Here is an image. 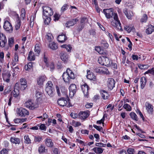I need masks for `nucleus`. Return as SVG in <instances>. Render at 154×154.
<instances>
[{"instance_id":"nucleus-23","label":"nucleus","mask_w":154,"mask_h":154,"mask_svg":"<svg viewBox=\"0 0 154 154\" xmlns=\"http://www.w3.org/2000/svg\"><path fill=\"white\" fill-rule=\"evenodd\" d=\"M87 78L90 80H94L96 79V76L93 73L90 72V70H87Z\"/></svg>"},{"instance_id":"nucleus-60","label":"nucleus","mask_w":154,"mask_h":154,"mask_svg":"<svg viewBox=\"0 0 154 154\" xmlns=\"http://www.w3.org/2000/svg\"><path fill=\"white\" fill-rule=\"evenodd\" d=\"M93 127L95 128H96L97 130L100 131L101 130L103 129V128L102 127L100 126H98L96 125H94Z\"/></svg>"},{"instance_id":"nucleus-13","label":"nucleus","mask_w":154,"mask_h":154,"mask_svg":"<svg viewBox=\"0 0 154 154\" xmlns=\"http://www.w3.org/2000/svg\"><path fill=\"white\" fill-rule=\"evenodd\" d=\"M17 83L15 84L14 91L12 92L14 97H17L20 94L19 91L20 89Z\"/></svg>"},{"instance_id":"nucleus-11","label":"nucleus","mask_w":154,"mask_h":154,"mask_svg":"<svg viewBox=\"0 0 154 154\" xmlns=\"http://www.w3.org/2000/svg\"><path fill=\"white\" fill-rule=\"evenodd\" d=\"M115 82L114 79L111 78L108 79L107 81V86L108 88L110 90L113 89L115 87Z\"/></svg>"},{"instance_id":"nucleus-22","label":"nucleus","mask_w":154,"mask_h":154,"mask_svg":"<svg viewBox=\"0 0 154 154\" xmlns=\"http://www.w3.org/2000/svg\"><path fill=\"white\" fill-rule=\"evenodd\" d=\"M111 24L115 27L117 29L122 31V29L121 26V24L120 21H117V22L112 21L111 22Z\"/></svg>"},{"instance_id":"nucleus-2","label":"nucleus","mask_w":154,"mask_h":154,"mask_svg":"<svg viewBox=\"0 0 154 154\" xmlns=\"http://www.w3.org/2000/svg\"><path fill=\"white\" fill-rule=\"evenodd\" d=\"M53 84L51 81H48L46 85L45 91L51 97L54 95V88L52 87Z\"/></svg>"},{"instance_id":"nucleus-47","label":"nucleus","mask_w":154,"mask_h":154,"mask_svg":"<svg viewBox=\"0 0 154 154\" xmlns=\"http://www.w3.org/2000/svg\"><path fill=\"white\" fill-rule=\"evenodd\" d=\"M24 139L25 140V142L27 144H29L31 143V140L27 135L25 136Z\"/></svg>"},{"instance_id":"nucleus-48","label":"nucleus","mask_w":154,"mask_h":154,"mask_svg":"<svg viewBox=\"0 0 154 154\" xmlns=\"http://www.w3.org/2000/svg\"><path fill=\"white\" fill-rule=\"evenodd\" d=\"M139 68L141 69H147L148 67V65H144L140 64L138 65Z\"/></svg>"},{"instance_id":"nucleus-46","label":"nucleus","mask_w":154,"mask_h":154,"mask_svg":"<svg viewBox=\"0 0 154 154\" xmlns=\"http://www.w3.org/2000/svg\"><path fill=\"white\" fill-rule=\"evenodd\" d=\"M69 7V5L67 4H65L62 7L61 9V13H63L64 11H66Z\"/></svg>"},{"instance_id":"nucleus-62","label":"nucleus","mask_w":154,"mask_h":154,"mask_svg":"<svg viewBox=\"0 0 154 154\" xmlns=\"http://www.w3.org/2000/svg\"><path fill=\"white\" fill-rule=\"evenodd\" d=\"M150 73L152 75V74H154V71L153 69H151L148 70L145 73V74H148Z\"/></svg>"},{"instance_id":"nucleus-28","label":"nucleus","mask_w":154,"mask_h":154,"mask_svg":"<svg viewBox=\"0 0 154 154\" xmlns=\"http://www.w3.org/2000/svg\"><path fill=\"white\" fill-rule=\"evenodd\" d=\"M92 150L97 154H100L102 153L104 150V149L100 147H94Z\"/></svg>"},{"instance_id":"nucleus-6","label":"nucleus","mask_w":154,"mask_h":154,"mask_svg":"<svg viewBox=\"0 0 154 154\" xmlns=\"http://www.w3.org/2000/svg\"><path fill=\"white\" fill-rule=\"evenodd\" d=\"M3 27L7 32H11L13 31V27L11 23L8 21H5L4 23Z\"/></svg>"},{"instance_id":"nucleus-39","label":"nucleus","mask_w":154,"mask_h":154,"mask_svg":"<svg viewBox=\"0 0 154 154\" xmlns=\"http://www.w3.org/2000/svg\"><path fill=\"white\" fill-rule=\"evenodd\" d=\"M130 116L133 120L137 121L138 120L137 116L136 114L134 112H132L130 113Z\"/></svg>"},{"instance_id":"nucleus-17","label":"nucleus","mask_w":154,"mask_h":154,"mask_svg":"<svg viewBox=\"0 0 154 154\" xmlns=\"http://www.w3.org/2000/svg\"><path fill=\"white\" fill-rule=\"evenodd\" d=\"M19 115L21 117L25 116L26 115H29V112L26 109L20 108L19 109Z\"/></svg>"},{"instance_id":"nucleus-42","label":"nucleus","mask_w":154,"mask_h":154,"mask_svg":"<svg viewBox=\"0 0 154 154\" xmlns=\"http://www.w3.org/2000/svg\"><path fill=\"white\" fill-rule=\"evenodd\" d=\"M38 151L40 153L45 152V147L43 145H41L38 149Z\"/></svg>"},{"instance_id":"nucleus-38","label":"nucleus","mask_w":154,"mask_h":154,"mask_svg":"<svg viewBox=\"0 0 154 154\" xmlns=\"http://www.w3.org/2000/svg\"><path fill=\"white\" fill-rule=\"evenodd\" d=\"M147 16L146 14H143L140 19V22L142 23H146L147 21Z\"/></svg>"},{"instance_id":"nucleus-40","label":"nucleus","mask_w":154,"mask_h":154,"mask_svg":"<svg viewBox=\"0 0 154 154\" xmlns=\"http://www.w3.org/2000/svg\"><path fill=\"white\" fill-rule=\"evenodd\" d=\"M62 47L65 48L68 51H70L72 48L70 45H63L61 46Z\"/></svg>"},{"instance_id":"nucleus-54","label":"nucleus","mask_w":154,"mask_h":154,"mask_svg":"<svg viewBox=\"0 0 154 154\" xmlns=\"http://www.w3.org/2000/svg\"><path fill=\"white\" fill-rule=\"evenodd\" d=\"M38 127L39 129L41 130L45 131L46 130V127L44 124H42Z\"/></svg>"},{"instance_id":"nucleus-36","label":"nucleus","mask_w":154,"mask_h":154,"mask_svg":"<svg viewBox=\"0 0 154 154\" xmlns=\"http://www.w3.org/2000/svg\"><path fill=\"white\" fill-rule=\"evenodd\" d=\"M35 54L37 56H38L39 55L40 51V49L39 47V45L38 44H36L35 46Z\"/></svg>"},{"instance_id":"nucleus-49","label":"nucleus","mask_w":154,"mask_h":154,"mask_svg":"<svg viewBox=\"0 0 154 154\" xmlns=\"http://www.w3.org/2000/svg\"><path fill=\"white\" fill-rule=\"evenodd\" d=\"M103 68L101 67H97L95 69V71L97 73H101L103 72Z\"/></svg>"},{"instance_id":"nucleus-53","label":"nucleus","mask_w":154,"mask_h":154,"mask_svg":"<svg viewBox=\"0 0 154 154\" xmlns=\"http://www.w3.org/2000/svg\"><path fill=\"white\" fill-rule=\"evenodd\" d=\"M96 146H99L100 147H105L106 145V144H103L100 143H97L95 144Z\"/></svg>"},{"instance_id":"nucleus-57","label":"nucleus","mask_w":154,"mask_h":154,"mask_svg":"<svg viewBox=\"0 0 154 154\" xmlns=\"http://www.w3.org/2000/svg\"><path fill=\"white\" fill-rule=\"evenodd\" d=\"M8 149H3L0 152V154H8Z\"/></svg>"},{"instance_id":"nucleus-24","label":"nucleus","mask_w":154,"mask_h":154,"mask_svg":"<svg viewBox=\"0 0 154 154\" xmlns=\"http://www.w3.org/2000/svg\"><path fill=\"white\" fill-rule=\"evenodd\" d=\"M46 79V77L45 76H40L37 79V83L38 85H42Z\"/></svg>"},{"instance_id":"nucleus-3","label":"nucleus","mask_w":154,"mask_h":154,"mask_svg":"<svg viewBox=\"0 0 154 154\" xmlns=\"http://www.w3.org/2000/svg\"><path fill=\"white\" fill-rule=\"evenodd\" d=\"M98 61L100 64L106 66H110L112 63L108 58L104 56L99 57Z\"/></svg>"},{"instance_id":"nucleus-30","label":"nucleus","mask_w":154,"mask_h":154,"mask_svg":"<svg viewBox=\"0 0 154 154\" xmlns=\"http://www.w3.org/2000/svg\"><path fill=\"white\" fill-rule=\"evenodd\" d=\"M61 59L64 62H66L68 60V56L66 53H62L60 54Z\"/></svg>"},{"instance_id":"nucleus-27","label":"nucleus","mask_w":154,"mask_h":154,"mask_svg":"<svg viewBox=\"0 0 154 154\" xmlns=\"http://www.w3.org/2000/svg\"><path fill=\"white\" fill-rule=\"evenodd\" d=\"M100 93L102 98L103 99L106 100L108 99L109 94L106 91L103 90H101Z\"/></svg>"},{"instance_id":"nucleus-5","label":"nucleus","mask_w":154,"mask_h":154,"mask_svg":"<svg viewBox=\"0 0 154 154\" xmlns=\"http://www.w3.org/2000/svg\"><path fill=\"white\" fill-rule=\"evenodd\" d=\"M103 12L105 14L106 17L108 19L112 18L114 14L113 9L112 8L109 9H104Z\"/></svg>"},{"instance_id":"nucleus-56","label":"nucleus","mask_w":154,"mask_h":154,"mask_svg":"<svg viewBox=\"0 0 154 154\" xmlns=\"http://www.w3.org/2000/svg\"><path fill=\"white\" fill-rule=\"evenodd\" d=\"M4 58V54L3 52L0 53V61L2 63H3V58Z\"/></svg>"},{"instance_id":"nucleus-32","label":"nucleus","mask_w":154,"mask_h":154,"mask_svg":"<svg viewBox=\"0 0 154 154\" xmlns=\"http://www.w3.org/2000/svg\"><path fill=\"white\" fill-rule=\"evenodd\" d=\"M26 70L30 71L32 69V62L29 63L27 65H26L24 66Z\"/></svg>"},{"instance_id":"nucleus-18","label":"nucleus","mask_w":154,"mask_h":154,"mask_svg":"<svg viewBox=\"0 0 154 154\" xmlns=\"http://www.w3.org/2000/svg\"><path fill=\"white\" fill-rule=\"evenodd\" d=\"M146 109L149 114H152L153 112V106L152 105L148 102L145 103Z\"/></svg>"},{"instance_id":"nucleus-26","label":"nucleus","mask_w":154,"mask_h":154,"mask_svg":"<svg viewBox=\"0 0 154 154\" xmlns=\"http://www.w3.org/2000/svg\"><path fill=\"white\" fill-rule=\"evenodd\" d=\"M45 145L48 147L51 148L54 146V143L51 139L47 138L45 140Z\"/></svg>"},{"instance_id":"nucleus-52","label":"nucleus","mask_w":154,"mask_h":154,"mask_svg":"<svg viewBox=\"0 0 154 154\" xmlns=\"http://www.w3.org/2000/svg\"><path fill=\"white\" fill-rule=\"evenodd\" d=\"M42 139V138L40 136H35L34 137V141L35 142H39Z\"/></svg>"},{"instance_id":"nucleus-8","label":"nucleus","mask_w":154,"mask_h":154,"mask_svg":"<svg viewBox=\"0 0 154 154\" xmlns=\"http://www.w3.org/2000/svg\"><path fill=\"white\" fill-rule=\"evenodd\" d=\"M81 87L85 97H88L89 94L88 90L89 89L88 86L86 84H85L84 85H82Z\"/></svg>"},{"instance_id":"nucleus-7","label":"nucleus","mask_w":154,"mask_h":154,"mask_svg":"<svg viewBox=\"0 0 154 154\" xmlns=\"http://www.w3.org/2000/svg\"><path fill=\"white\" fill-rule=\"evenodd\" d=\"M20 83H17L21 90H23L27 87L26 81L25 79L21 78L20 79Z\"/></svg>"},{"instance_id":"nucleus-59","label":"nucleus","mask_w":154,"mask_h":154,"mask_svg":"<svg viewBox=\"0 0 154 154\" xmlns=\"http://www.w3.org/2000/svg\"><path fill=\"white\" fill-rule=\"evenodd\" d=\"M127 151L128 154H133L134 152V150L132 148H128L127 149Z\"/></svg>"},{"instance_id":"nucleus-29","label":"nucleus","mask_w":154,"mask_h":154,"mask_svg":"<svg viewBox=\"0 0 154 154\" xmlns=\"http://www.w3.org/2000/svg\"><path fill=\"white\" fill-rule=\"evenodd\" d=\"M28 59L30 61L34 60L35 59V57L34 53L32 51H30L29 53Z\"/></svg>"},{"instance_id":"nucleus-43","label":"nucleus","mask_w":154,"mask_h":154,"mask_svg":"<svg viewBox=\"0 0 154 154\" xmlns=\"http://www.w3.org/2000/svg\"><path fill=\"white\" fill-rule=\"evenodd\" d=\"M101 45L102 46L104 47L105 48H107L109 46L108 44L104 40L102 41Z\"/></svg>"},{"instance_id":"nucleus-31","label":"nucleus","mask_w":154,"mask_h":154,"mask_svg":"<svg viewBox=\"0 0 154 154\" xmlns=\"http://www.w3.org/2000/svg\"><path fill=\"white\" fill-rule=\"evenodd\" d=\"M17 18L15 25V28L16 30H18L20 27L21 25V21L19 19L18 15L17 14Z\"/></svg>"},{"instance_id":"nucleus-16","label":"nucleus","mask_w":154,"mask_h":154,"mask_svg":"<svg viewBox=\"0 0 154 154\" xmlns=\"http://www.w3.org/2000/svg\"><path fill=\"white\" fill-rule=\"evenodd\" d=\"M67 39V37L65 34L59 35L57 37L58 41L60 43H63Z\"/></svg>"},{"instance_id":"nucleus-20","label":"nucleus","mask_w":154,"mask_h":154,"mask_svg":"<svg viewBox=\"0 0 154 154\" xmlns=\"http://www.w3.org/2000/svg\"><path fill=\"white\" fill-rule=\"evenodd\" d=\"M79 117L81 119H85L89 116L88 112H81L78 114Z\"/></svg>"},{"instance_id":"nucleus-41","label":"nucleus","mask_w":154,"mask_h":154,"mask_svg":"<svg viewBox=\"0 0 154 154\" xmlns=\"http://www.w3.org/2000/svg\"><path fill=\"white\" fill-rule=\"evenodd\" d=\"M8 45L10 47H11L14 43V38L11 37L8 39Z\"/></svg>"},{"instance_id":"nucleus-1","label":"nucleus","mask_w":154,"mask_h":154,"mask_svg":"<svg viewBox=\"0 0 154 154\" xmlns=\"http://www.w3.org/2000/svg\"><path fill=\"white\" fill-rule=\"evenodd\" d=\"M63 81L65 82H69L71 79H74L75 78V75L69 69H67L66 72H64L62 75Z\"/></svg>"},{"instance_id":"nucleus-25","label":"nucleus","mask_w":154,"mask_h":154,"mask_svg":"<svg viewBox=\"0 0 154 154\" xmlns=\"http://www.w3.org/2000/svg\"><path fill=\"white\" fill-rule=\"evenodd\" d=\"M140 83L141 88V89H143L147 82V80L145 77H142L140 79Z\"/></svg>"},{"instance_id":"nucleus-61","label":"nucleus","mask_w":154,"mask_h":154,"mask_svg":"<svg viewBox=\"0 0 154 154\" xmlns=\"http://www.w3.org/2000/svg\"><path fill=\"white\" fill-rule=\"evenodd\" d=\"M70 116L72 118L75 119L78 117V115H77L76 113H73L72 112L71 113Z\"/></svg>"},{"instance_id":"nucleus-14","label":"nucleus","mask_w":154,"mask_h":154,"mask_svg":"<svg viewBox=\"0 0 154 154\" xmlns=\"http://www.w3.org/2000/svg\"><path fill=\"white\" fill-rule=\"evenodd\" d=\"M44 94L42 92L37 91L35 93V96L37 98V100L38 102L42 101L43 99V97Z\"/></svg>"},{"instance_id":"nucleus-63","label":"nucleus","mask_w":154,"mask_h":154,"mask_svg":"<svg viewBox=\"0 0 154 154\" xmlns=\"http://www.w3.org/2000/svg\"><path fill=\"white\" fill-rule=\"evenodd\" d=\"M137 113L139 115L140 117L144 121V118L143 117V115L141 112V111L139 110H137Z\"/></svg>"},{"instance_id":"nucleus-9","label":"nucleus","mask_w":154,"mask_h":154,"mask_svg":"<svg viewBox=\"0 0 154 154\" xmlns=\"http://www.w3.org/2000/svg\"><path fill=\"white\" fill-rule=\"evenodd\" d=\"M59 105L60 106H66L67 107H69V105H67V101L64 98L62 97L59 99L57 101Z\"/></svg>"},{"instance_id":"nucleus-34","label":"nucleus","mask_w":154,"mask_h":154,"mask_svg":"<svg viewBox=\"0 0 154 154\" xmlns=\"http://www.w3.org/2000/svg\"><path fill=\"white\" fill-rule=\"evenodd\" d=\"M10 141L16 144H19L20 143V140L18 138H16L15 137H11L10 139Z\"/></svg>"},{"instance_id":"nucleus-33","label":"nucleus","mask_w":154,"mask_h":154,"mask_svg":"<svg viewBox=\"0 0 154 154\" xmlns=\"http://www.w3.org/2000/svg\"><path fill=\"white\" fill-rule=\"evenodd\" d=\"M154 30V27L152 25H149L146 30V32L148 34H151Z\"/></svg>"},{"instance_id":"nucleus-44","label":"nucleus","mask_w":154,"mask_h":154,"mask_svg":"<svg viewBox=\"0 0 154 154\" xmlns=\"http://www.w3.org/2000/svg\"><path fill=\"white\" fill-rule=\"evenodd\" d=\"M123 107L128 111H130L131 109L130 106L127 103L125 104L123 106Z\"/></svg>"},{"instance_id":"nucleus-35","label":"nucleus","mask_w":154,"mask_h":154,"mask_svg":"<svg viewBox=\"0 0 154 154\" xmlns=\"http://www.w3.org/2000/svg\"><path fill=\"white\" fill-rule=\"evenodd\" d=\"M50 48L53 50H55L57 49L58 46L56 43L53 42L49 44Z\"/></svg>"},{"instance_id":"nucleus-45","label":"nucleus","mask_w":154,"mask_h":154,"mask_svg":"<svg viewBox=\"0 0 154 154\" xmlns=\"http://www.w3.org/2000/svg\"><path fill=\"white\" fill-rule=\"evenodd\" d=\"M45 38L50 42L51 41L53 36L51 34L48 33L46 35Z\"/></svg>"},{"instance_id":"nucleus-4","label":"nucleus","mask_w":154,"mask_h":154,"mask_svg":"<svg viewBox=\"0 0 154 154\" xmlns=\"http://www.w3.org/2000/svg\"><path fill=\"white\" fill-rule=\"evenodd\" d=\"M44 17H51L53 14V11L51 8L48 7H43Z\"/></svg>"},{"instance_id":"nucleus-21","label":"nucleus","mask_w":154,"mask_h":154,"mask_svg":"<svg viewBox=\"0 0 154 154\" xmlns=\"http://www.w3.org/2000/svg\"><path fill=\"white\" fill-rule=\"evenodd\" d=\"M2 75L4 81L7 82H9L10 78L11 76V74L10 72H8L5 74H2Z\"/></svg>"},{"instance_id":"nucleus-64","label":"nucleus","mask_w":154,"mask_h":154,"mask_svg":"<svg viewBox=\"0 0 154 154\" xmlns=\"http://www.w3.org/2000/svg\"><path fill=\"white\" fill-rule=\"evenodd\" d=\"M81 132L82 134H88L89 133V131L87 130H82L81 131Z\"/></svg>"},{"instance_id":"nucleus-37","label":"nucleus","mask_w":154,"mask_h":154,"mask_svg":"<svg viewBox=\"0 0 154 154\" xmlns=\"http://www.w3.org/2000/svg\"><path fill=\"white\" fill-rule=\"evenodd\" d=\"M43 18L44 20V22L45 24L47 25H48L50 23L51 19L50 17H44L43 16Z\"/></svg>"},{"instance_id":"nucleus-19","label":"nucleus","mask_w":154,"mask_h":154,"mask_svg":"<svg viewBox=\"0 0 154 154\" xmlns=\"http://www.w3.org/2000/svg\"><path fill=\"white\" fill-rule=\"evenodd\" d=\"M78 20L79 19L77 18L72 19L70 21L67 22L65 24V26L66 27H69L70 26L74 25Z\"/></svg>"},{"instance_id":"nucleus-51","label":"nucleus","mask_w":154,"mask_h":154,"mask_svg":"<svg viewBox=\"0 0 154 154\" xmlns=\"http://www.w3.org/2000/svg\"><path fill=\"white\" fill-rule=\"evenodd\" d=\"M14 62L13 61L12 63L13 66H14L16 64L15 62H17L18 61V56L17 55L15 54L14 56Z\"/></svg>"},{"instance_id":"nucleus-55","label":"nucleus","mask_w":154,"mask_h":154,"mask_svg":"<svg viewBox=\"0 0 154 154\" xmlns=\"http://www.w3.org/2000/svg\"><path fill=\"white\" fill-rule=\"evenodd\" d=\"M60 17V15L58 14H55L54 16V20L55 21H56L59 20Z\"/></svg>"},{"instance_id":"nucleus-12","label":"nucleus","mask_w":154,"mask_h":154,"mask_svg":"<svg viewBox=\"0 0 154 154\" xmlns=\"http://www.w3.org/2000/svg\"><path fill=\"white\" fill-rule=\"evenodd\" d=\"M7 42V39L3 33L0 34V46L2 47L5 46Z\"/></svg>"},{"instance_id":"nucleus-58","label":"nucleus","mask_w":154,"mask_h":154,"mask_svg":"<svg viewBox=\"0 0 154 154\" xmlns=\"http://www.w3.org/2000/svg\"><path fill=\"white\" fill-rule=\"evenodd\" d=\"M133 15V13L132 11H129L126 16L128 19H130Z\"/></svg>"},{"instance_id":"nucleus-10","label":"nucleus","mask_w":154,"mask_h":154,"mask_svg":"<svg viewBox=\"0 0 154 154\" xmlns=\"http://www.w3.org/2000/svg\"><path fill=\"white\" fill-rule=\"evenodd\" d=\"M24 106L30 109H34L36 107V105H35L31 100H28L24 104Z\"/></svg>"},{"instance_id":"nucleus-15","label":"nucleus","mask_w":154,"mask_h":154,"mask_svg":"<svg viewBox=\"0 0 154 154\" xmlns=\"http://www.w3.org/2000/svg\"><path fill=\"white\" fill-rule=\"evenodd\" d=\"M69 95L73 96L75 93L76 91V87L74 84H71L69 87Z\"/></svg>"},{"instance_id":"nucleus-50","label":"nucleus","mask_w":154,"mask_h":154,"mask_svg":"<svg viewBox=\"0 0 154 154\" xmlns=\"http://www.w3.org/2000/svg\"><path fill=\"white\" fill-rule=\"evenodd\" d=\"M21 16L23 20L25 17L26 12L24 8H22L21 10Z\"/></svg>"}]
</instances>
